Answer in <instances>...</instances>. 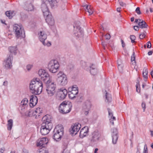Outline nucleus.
<instances>
[{"label":"nucleus","instance_id":"nucleus-16","mask_svg":"<svg viewBox=\"0 0 153 153\" xmlns=\"http://www.w3.org/2000/svg\"><path fill=\"white\" fill-rule=\"evenodd\" d=\"M112 136V143L113 144H116L118 138V132L116 128L111 129Z\"/></svg>","mask_w":153,"mask_h":153},{"label":"nucleus","instance_id":"nucleus-56","mask_svg":"<svg viewBox=\"0 0 153 153\" xmlns=\"http://www.w3.org/2000/svg\"><path fill=\"white\" fill-rule=\"evenodd\" d=\"M139 26H135L134 27V29L135 30H138L139 29Z\"/></svg>","mask_w":153,"mask_h":153},{"label":"nucleus","instance_id":"nucleus-2","mask_svg":"<svg viewBox=\"0 0 153 153\" xmlns=\"http://www.w3.org/2000/svg\"><path fill=\"white\" fill-rule=\"evenodd\" d=\"M72 106V104L71 102L63 101L59 106V112L62 114L68 113L71 111Z\"/></svg>","mask_w":153,"mask_h":153},{"label":"nucleus","instance_id":"nucleus-30","mask_svg":"<svg viewBox=\"0 0 153 153\" xmlns=\"http://www.w3.org/2000/svg\"><path fill=\"white\" fill-rule=\"evenodd\" d=\"M13 120L12 119H10L7 121V129L9 130H11L13 126Z\"/></svg>","mask_w":153,"mask_h":153},{"label":"nucleus","instance_id":"nucleus-39","mask_svg":"<svg viewBox=\"0 0 153 153\" xmlns=\"http://www.w3.org/2000/svg\"><path fill=\"white\" fill-rule=\"evenodd\" d=\"M5 14L10 19L11 18L13 17V13L10 11H6L5 12Z\"/></svg>","mask_w":153,"mask_h":153},{"label":"nucleus","instance_id":"nucleus-60","mask_svg":"<svg viewBox=\"0 0 153 153\" xmlns=\"http://www.w3.org/2000/svg\"><path fill=\"white\" fill-rule=\"evenodd\" d=\"M152 51H150L148 53V54L149 55H152Z\"/></svg>","mask_w":153,"mask_h":153},{"label":"nucleus","instance_id":"nucleus-64","mask_svg":"<svg viewBox=\"0 0 153 153\" xmlns=\"http://www.w3.org/2000/svg\"><path fill=\"white\" fill-rule=\"evenodd\" d=\"M134 17H133L131 18V22H133L134 21Z\"/></svg>","mask_w":153,"mask_h":153},{"label":"nucleus","instance_id":"nucleus-51","mask_svg":"<svg viewBox=\"0 0 153 153\" xmlns=\"http://www.w3.org/2000/svg\"><path fill=\"white\" fill-rule=\"evenodd\" d=\"M38 153H48V152L47 150H42L39 151Z\"/></svg>","mask_w":153,"mask_h":153},{"label":"nucleus","instance_id":"nucleus-11","mask_svg":"<svg viewBox=\"0 0 153 153\" xmlns=\"http://www.w3.org/2000/svg\"><path fill=\"white\" fill-rule=\"evenodd\" d=\"M38 74L41 80L44 82L46 80H50V75L45 70L41 69L38 72Z\"/></svg>","mask_w":153,"mask_h":153},{"label":"nucleus","instance_id":"nucleus-14","mask_svg":"<svg viewBox=\"0 0 153 153\" xmlns=\"http://www.w3.org/2000/svg\"><path fill=\"white\" fill-rule=\"evenodd\" d=\"M48 143V139L47 138H42L38 140L37 146L38 147H44Z\"/></svg>","mask_w":153,"mask_h":153},{"label":"nucleus","instance_id":"nucleus-9","mask_svg":"<svg viewBox=\"0 0 153 153\" xmlns=\"http://www.w3.org/2000/svg\"><path fill=\"white\" fill-rule=\"evenodd\" d=\"M39 39L45 46L48 47L51 46V44L50 42L47 40L46 41L47 38V35L44 31H40L39 33Z\"/></svg>","mask_w":153,"mask_h":153},{"label":"nucleus","instance_id":"nucleus-53","mask_svg":"<svg viewBox=\"0 0 153 153\" xmlns=\"http://www.w3.org/2000/svg\"><path fill=\"white\" fill-rule=\"evenodd\" d=\"M119 4L120 6L123 7H126V4L125 3H124L122 1H120L119 2Z\"/></svg>","mask_w":153,"mask_h":153},{"label":"nucleus","instance_id":"nucleus-1","mask_svg":"<svg viewBox=\"0 0 153 153\" xmlns=\"http://www.w3.org/2000/svg\"><path fill=\"white\" fill-rule=\"evenodd\" d=\"M42 87V83L39 79H33L30 84L29 88L30 92L36 94H39L41 93Z\"/></svg>","mask_w":153,"mask_h":153},{"label":"nucleus","instance_id":"nucleus-8","mask_svg":"<svg viewBox=\"0 0 153 153\" xmlns=\"http://www.w3.org/2000/svg\"><path fill=\"white\" fill-rule=\"evenodd\" d=\"M80 22H77L74 26V33L75 36L77 38L81 37L83 35V31L80 27Z\"/></svg>","mask_w":153,"mask_h":153},{"label":"nucleus","instance_id":"nucleus-25","mask_svg":"<svg viewBox=\"0 0 153 153\" xmlns=\"http://www.w3.org/2000/svg\"><path fill=\"white\" fill-rule=\"evenodd\" d=\"M68 94L69 98L71 99L75 98L76 95L78 94V92L76 91H71L68 90Z\"/></svg>","mask_w":153,"mask_h":153},{"label":"nucleus","instance_id":"nucleus-6","mask_svg":"<svg viewBox=\"0 0 153 153\" xmlns=\"http://www.w3.org/2000/svg\"><path fill=\"white\" fill-rule=\"evenodd\" d=\"M53 138L56 141L60 140L63 134V128L62 126H56L54 131Z\"/></svg>","mask_w":153,"mask_h":153},{"label":"nucleus","instance_id":"nucleus-32","mask_svg":"<svg viewBox=\"0 0 153 153\" xmlns=\"http://www.w3.org/2000/svg\"><path fill=\"white\" fill-rule=\"evenodd\" d=\"M9 50L11 53L10 54H11L12 55V53L15 54L16 53L17 49L16 47H10L9 48Z\"/></svg>","mask_w":153,"mask_h":153},{"label":"nucleus","instance_id":"nucleus-47","mask_svg":"<svg viewBox=\"0 0 153 153\" xmlns=\"http://www.w3.org/2000/svg\"><path fill=\"white\" fill-rule=\"evenodd\" d=\"M70 150L66 147L64 149L62 153H70Z\"/></svg>","mask_w":153,"mask_h":153},{"label":"nucleus","instance_id":"nucleus-59","mask_svg":"<svg viewBox=\"0 0 153 153\" xmlns=\"http://www.w3.org/2000/svg\"><path fill=\"white\" fill-rule=\"evenodd\" d=\"M4 151V149H3L2 148H1V149H0V153H3Z\"/></svg>","mask_w":153,"mask_h":153},{"label":"nucleus","instance_id":"nucleus-29","mask_svg":"<svg viewBox=\"0 0 153 153\" xmlns=\"http://www.w3.org/2000/svg\"><path fill=\"white\" fill-rule=\"evenodd\" d=\"M138 25L140 28H144L147 27L148 25L146 22L144 21H142L141 22H139Z\"/></svg>","mask_w":153,"mask_h":153},{"label":"nucleus","instance_id":"nucleus-55","mask_svg":"<svg viewBox=\"0 0 153 153\" xmlns=\"http://www.w3.org/2000/svg\"><path fill=\"white\" fill-rule=\"evenodd\" d=\"M105 39L107 40H108L111 38L110 35L109 34H107L105 35Z\"/></svg>","mask_w":153,"mask_h":153},{"label":"nucleus","instance_id":"nucleus-21","mask_svg":"<svg viewBox=\"0 0 153 153\" xmlns=\"http://www.w3.org/2000/svg\"><path fill=\"white\" fill-rule=\"evenodd\" d=\"M51 116L48 115H46L42 117V121H43L42 123H44L46 124L49 125V124L51 125L52 123H51Z\"/></svg>","mask_w":153,"mask_h":153},{"label":"nucleus","instance_id":"nucleus-54","mask_svg":"<svg viewBox=\"0 0 153 153\" xmlns=\"http://www.w3.org/2000/svg\"><path fill=\"white\" fill-rule=\"evenodd\" d=\"M143 153H148L147 148V145L145 144L144 147Z\"/></svg>","mask_w":153,"mask_h":153},{"label":"nucleus","instance_id":"nucleus-31","mask_svg":"<svg viewBox=\"0 0 153 153\" xmlns=\"http://www.w3.org/2000/svg\"><path fill=\"white\" fill-rule=\"evenodd\" d=\"M42 109L39 108H36V109L35 111H34L33 113L35 114V113H37V114H36V118H38L42 114Z\"/></svg>","mask_w":153,"mask_h":153},{"label":"nucleus","instance_id":"nucleus-3","mask_svg":"<svg viewBox=\"0 0 153 153\" xmlns=\"http://www.w3.org/2000/svg\"><path fill=\"white\" fill-rule=\"evenodd\" d=\"M56 81L59 85L62 86L65 85L68 82L67 75L63 71H59L57 74Z\"/></svg>","mask_w":153,"mask_h":153},{"label":"nucleus","instance_id":"nucleus-13","mask_svg":"<svg viewBox=\"0 0 153 153\" xmlns=\"http://www.w3.org/2000/svg\"><path fill=\"white\" fill-rule=\"evenodd\" d=\"M91 107L90 102L89 101L86 102L83 107V112L86 116L88 115Z\"/></svg>","mask_w":153,"mask_h":153},{"label":"nucleus","instance_id":"nucleus-38","mask_svg":"<svg viewBox=\"0 0 153 153\" xmlns=\"http://www.w3.org/2000/svg\"><path fill=\"white\" fill-rule=\"evenodd\" d=\"M68 90L71 91H76L78 93V89L76 85H73L72 87H70L68 88Z\"/></svg>","mask_w":153,"mask_h":153},{"label":"nucleus","instance_id":"nucleus-35","mask_svg":"<svg viewBox=\"0 0 153 153\" xmlns=\"http://www.w3.org/2000/svg\"><path fill=\"white\" fill-rule=\"evenodd\" d=\"M34 9V6L32 4L30 3L27 5L26 10L28 11H33V10Z\"/></svg>","mask_w":153,"mask_h":153},{"label":"nucleus","instance_id":"nucleus-27","mask_svg":"<svg viewBox=\"0 0 153 153\" xmlns=\"http://www.w3.org/2000/svg\"><path fill=\"white\" fill-rule=\"evenodd\" d=\"M83 7H85V10L86 12H88L89 15H91L93 13V11L91 9L90 5H85Z\"/></svg>","mask_w":153,"mask_h":153},{"label":"nucleus","instance_id":"nucleus-24","mask_svg":"<svg viewBox=\"0 0 153 153\" xmlns=\"http://www.w3.org/2000/svg\"><path fill=\"white\" fill-rule=\"evenodd\" d=\"M108 112L110 118V123L113 125H114V120H116L115 117L113 116V114L109 108H108Z\"/></svg>","mask_w":153,"mask_h":153},{"label":"nucleus","instance_id":"nucleus-22","mask_svg":"<svg viewBox=\"0 0 153 153\" xmlns=\"http://www.w3.org/2000/svg\"><path fill=\"white\" fill-rule=\"evenodd\" d=\"M41 7L44 16H45L46 15L49 13L48 7L45 3L42 4Z\"/></svg>","mask_w":153,"mask_h":153},{"label":"nucleus","instance_id":"nucleus-36","mask_svg":"<svg viewBox=\"0 0 153 153\" xmlns=\"http://www.w3.org/2000/svg\"><path fill=\"white\" fill-rule=\"evenodd\" d=\"M33 111H33V110L30 109L26 112L25 113V115L26 116L29 117L33 116Z\"/></svg>","mask_w":153,"mask_h":153},{"label":"nucleus","instance_id":"nucleus-33","mask_svg":"<svg viewBox=\"0 0 153 153\" xmlns=\"http://www.w3.org/2000/svg\"><path fill=\"white\" fill-rule=\"evenodd\" d=\"M50 5L52 7L57 6L58 5V2L56 0H48Z\"/></svg>","mask_w":153,"mask_h":153},{"label":"nucleus","instance_id":"nucleus-4","mask_svg":"<svg viewBox=\"0 0 153 153\" xmlns=\"http://www.w3.org/2000/svg\"><path fill=\"white\" fill-rule=\"evenodd\" d=\"M13 31L17 38H22L25 36V32L24 29L21 25L15 24L13 27Z\"/></svg>","mask_w":153,"mask_h":153},{"label":"nucleus","instance_id":"nucleus-42","mask_svg":"<svg viewBox=\"0 0 153 153\" xmlns=\"http://www.w3.org/2000/svg\"><path fill=\"white\" fill-rule=\"evenodd\" d=\"M118 69L119 70V71L121 72H122L123 71V66L122 65L119 64L118 63Z\"/></svg>","mask_w":153,"mask_h":153},{"label":"nucleus","instance_id":"nucleus-52","mask_svg":"<svg viewBox=\"0 0 153 153\" xmlns=\"http://www.w3.org/2000/svg\"><path fill=\"white\" fill-rule=\"evenodd\" d=\"M152 45L150 41H149L147 43V48H151Z\"/></svg>","mask_w":153,"mask_h":153},{"label":"nucleus","instance_id":"nucleus-45","mask_svg":"<svg viewBox=\"0 0 153 153\" xmlns=\"http://www.w3.org/2000/svg\"><path fill=\"white\" fill-rule=\"evenodd\" d=\"M130 39L131 40V42L132 43L135 42L134 40L135 39L136 37L134 35H131L130 37Z\"/></svg>","mask_w":153,"mask_h":153},{"label":"nucleus","instance_id":"nucleus-49","mask_svg":"<svg viewBox=\"0 0 153 153\" xmlns=\"http://www.w3.org/2000/svg\"><path fill=\"white\" fill-rule=\"evenodd\" d=\"M33 66L32 65H28L26 66V68L28 71H29L33 67Z\"/></svg>","mask_w":153,"mask_h":153},{"label":"nucleus","instance_id":"nucleus-20","mask_svg":"<svg viewBox=\"0 0 153 153\" xmlns=\"http://www.w3.org/2000/svg\"><path fill=\"white\" fill-rule=\"evenodd\" d=\"M30 106L33 107L35 106L37 102V98L36 96L32 95L30 97Z\"/></svg>","mask_w":153,"mask_h":153},{"label":"nucleus","instance_id":"nucleus-28","mask_svg":"<svg viewBox=\"0 0 153 153\" xmlns=\"http://www.w3.org/2000/svg\"><path fill=\"white\" fill-rule=\"evenodd\" d=\"M90 68L91 73L93 75H95L97 74V69L96 68L95 66L92 64L90 66Z\"/></svg>","mask_w":153,"mask_h":153},{"label":"nucleus","instance_id":"nucleus-17","mask_svg":"<svg viewBox=\"0 0 153 153\" xmlns=\"http://www.w3.org/2000/svg\"><path fill=\"white\" fill-rule=\"evenodd\" d=\"M46 21L48 24L50 25H53L54 24V20L51 14L49 13L45 16Z\"/></svg>","mask_w":153,"mask_h":153},{"label":"nucleus","instance_id":"nucleus-50","mask_svg":"<svg viewBox=\"0 0 153 153\" xmlns=\"http://www.w3.org/2000/svg\"><path fill=\"white\" fill-rule=\"evenodd\" d=\"M135 11L138 14H140L141 13L140 10V8L139 7H137L136 8Z\"/></svg>","mask_w":153,"mask_h":153},{"label":"nucleus","instance_id":"nucleus-63","mask_svg":"<svg viewBox=\"0 0 153 153\" xmlns=\"http://www.w3.org/2000/svg\"><path fill=\"white\" fill-rule=\"evenodd\" d=\"M151 75L152 77L153 78V71H152L151 72Z\"/></svg>","mask_w":153,"mask_h":153},{"label":"nucleus","instance_id":"nucleus-61","mask_svg":"<svg viewBox=\"0 0 153 153\" xmlns=\"http://www.w3.org/2000/svg\"><path fill=\"white\" fill-rule=\"evenodd\" d=\"M121 8L120 7H118V8H117V11H118V12H120Z\"/></svg>","mask_w":153,"mask_h":153},{"label":"nucleus","instance_id":"nucleus-26","mask_svg":"<svg viewBox=\"0 0 153 153\" xmlns=\"http://www.w3.org/2000/svg\"><path fill=\"white\" fill-rule=\"evenodd\" d=\"M28 100L27 98L24 99L21 101V106L22 107V110L24 109L28 105Z\"/></svg>","mask_w":153,"mask_h":153},{"label":"nucleus","instance_id":"nucleus-10","mask_svg":"<svg viewBox=\"0 0 153 153\" xmlns=\"http://www.w3.org/2000/svg\"><path fill=\"white\" fill-rule=\"evenodd\" d=\"M49 125L45 123H42L40 128V132L42 134L45 135L47 134L52 128V125L49 124Z\"/></svg>","mask_w":153,"mask_h":153},{"label":"nucleus","instance_id":"nucleus-37","mask_svg":"<svg viewBox=\"0 0 153 153\" xmlns=\"http://www.w3.org/2000/svg\"><path fill=\"white\" fill-rule=\"evenodd\" d=\"M106 101L107 102H110L111 101V98L110 94L106 93L105 95Z\"/></svg>","mask_w":153,"mask_h":153},{"label":"nucleus","instance_id":"nucleus-40","mask_svg":"<svg viewBox=\"0 0 153 153\" xmlns=\"http://www.w3.org/2000/svg\"><path fill=\"white\" fill-rule=\"evenodd\" d=\"M80 65L81 66L85 69H86L87 68H86L87 67V64L86 63L83 61H82L80 62Z\"/></svg>","mask_w":153,"mask_h":153},{"label":"nucleus","instance_id":"nucleus-19","mask_svg":"<svg viewBox=\"0 0 153 153\" xmlns=\"http://www.w3.org/2000/svg\"><path fill=\"white\" fill-rule=\"evenodd\" d=\"M67 94L68 91L66 89L62 88L58 92V96L61 99H63L65 97Z\"/></svg>","mask_w":153,"mask_h":153},{"label":"nucleus","instance_id":"nucleus-43","mask_svg":"<svg viewBox=\"0 0 153 153\" xmlns=\"http://www.w3.org/2000/svg\"><path fill=\"white\" fill-rule=\"evenodd\" d=\"M146 33V32L144 31L143 33H142L140 34L139 36L140 38V39H143L145 37L146 35L145 34Z\"/></svg>","mask_w":153,"mask_h":153},{"label":"nucleus","instance_id":"nucleus-23","mask_svg":"<svg viewBox=\"0 0 153 153\" xmlns=\"http://www.w3.org/2000/svg\"><path fill=\"white\" fill-rule=\"evenodd\" d=\"M88 131V129L87 126L83 128L81 130L79 136L81 138H82L85 136Z\"/></svg>","mask_w":153,"mask_h":153},{"label":"nucleus","instance_id":"nucleus-34","mask_svg":"<svg viewBox=\"0 0 153 153\" xmlns=\"http://www.w3.org/2000/svg\"><path fill=\"white\" fill-rule=\"evenodd\" d=\"M148 74L147 69L146 68H144L143 69V77L146 79L148 78Z\"/></svg>","mask_w":153,"mask_h":153},{"label":"nucleus","instance_id":"nucleus-15","mask_svg":"<svg viewBox=\"0 0 153 153\" xmlns=\"http://www.w3.org/2000/svg\"><path fill=\"white\" fill-rule=\"evenodd\" d=\"M81 127V125L79 124L76 123L71 127L70 132L72 134L76 135L79 131Z\"/></svg>","mask_w":153,"mask_h":153},{"label":"nucleus","instance_id":"nucleus-62","mask_svg":"<svg viewBox=\"0 0 153 153\" xmlns=\"http://www.w3.org/2000/svg\"><path fill=\"white\" fill-rule=\"evenodd\" d=\"M100 29H102L103 30H104V27H103V26H102V25H101V26L100 27Z\"/></svg>","mask_w":153,"mask_h":153},{"label":"nucleus","instance_id":"nucleus-44","mask_svg":"<svg viewBox=\"0 0 153 153\" xmlns=\"http://www.w3.org/2000/svg\"><path fill=\"white\" fill-rule=\"evenodd\" d=\"M139 82L138 83L137 82V84L136 85V91L137 92L139 93L140 91V89L139 87H140V84L139 83Z\"/></svg>","mask_w":153,"mask_h":153},{"label":"nucleus","instance_id":"nucleus-41","mask_svg":"<svg viewBox=\"0 0 153 153\" xmlns=\"http://www.w3.org/2000/svg\"><path fill=\"white\" fill-rule=\"evenodd\" d=\"M135 53L134 52H133V54H132L131 56V61H135ZM134 65H136V63L135 61H134Z\"/></svg>","mask_w":153,"mask_h":153},{"label":"nucleus","instance_id":"nucleus-18","mask_svg":"<svg viewBox=\"0 0 153 153\" xmlns=\"http://www.w3.org/2000/svg\"><path fill=\"white\" fill-rule=\"evenodd\" d=\"M100 137L99 133L97 131L94 132L92 134L91 137L90 138L91 142L94 143L99 140Z\"/></svg>","mask_w":153,"mask_h":153},{"label":"nucleus","instance_id":"nucleus-12","mask_svg":"<svg viewBox=\"0 0 153 153\" xmlns=\"http://www.w3.org/2000/svg\"><path fill=\"white\" fill-rule=\"evenodd\" d=\"M13 59V55L11 54L9 55V56L4 61V65L6 69L10 68L12 67V61Z\"/></svg>","mask_w":153,"mask_h":153},{"label":"nucleus","instance_id":"nucleus-57","mask_svg":"<svg viewBox=\"0 0 153 153\" xmlns=\"http://www.w3.org/2000/svg\"><path fill=\"white\" fill-rule=\"evenodd\" d=\"M121 42H122V46L123 48H124V47H125V43H124L123 41V40L121 39Z\"/></svg>","mask_w":153,"mask_h":153},{"label":"nucleus","instance_id":"nucleus-48","mask_svg":"<svg viewBox=\"0 0 153 153\" xmlns=\"http://www.w3.org/2000/svg\"><path fill=\"white\" fill-rule=\"evenodd\" d=\"M102 46L103 48L104 49H105V47L106 46L107 48H108V46L107 45V44L106 43V42H102Z\"/></svg>","mask_w":153,"mask_h":153},{"label":"nucleus","instance_id":"nucleus-46","mask_svg":"<svg viewBox=\"0 0 153 153\" xmlns=\"http://www.w3.org/2000/svg\"><path fill=\"white\" fill-rule=\"evenodd\" d=\"M142 107L143 109V111H144L146 108V104L144 102H143L142 103Z\"/></svg>","mask_w":153,"mask_h":153},{"label":"nucleus","instance_id":"nucleus-58","mask_svg":"<svg viewBox=\"0 0 153 153\" xmlns=\"http://www.w3.org/2000/svg\"><path fill=\"white\" fill-rule=\"evenodd\" d=\"M7 81H5L4 82L3 85H4L6 86L7 85Z\"/></svg>","mask_w":153,"mask_h":153},{"label":"nucleus","instance_id":"nucleus-7","mask_svg":"<svg viewBox=\"0 0 153 153\" xmlns=\"http://www.w3.org/2000/svg\"><path fill=\"white\" fill-rule=\"evenodd\" d=\"M59 67V64L58 61L56 60L50 61L48 64V68L49 71L52 73H55Z\"/></svg>","mask_w":153,"mask_h":153},{"label":"nucleus","instance_id":"nucleus-5","mask_svg":"<svg viewBox=\"0 0 153 153\" xmlns=\"http://www.w3.org/2000/svg\"><path fill=\"white\" fill-rule=\"evenodd\" d=\"M46 90L49 96H53L55 92L56 85L51 80H48L46 82Z\"/></svg>","mask_w":153,"mask_h":153}]
</instances>
